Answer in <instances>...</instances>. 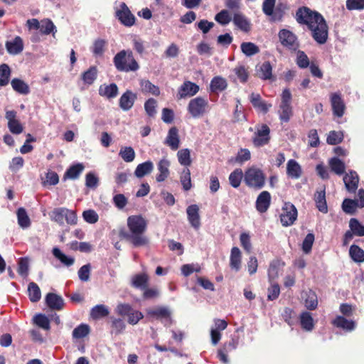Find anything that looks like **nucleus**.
Listing matches in <instances>:
<instances>
[{
  "label": "nucleus",
  "mask_w": 364,
  "mask_h": 364,
  "mask_svg": "<svg viewBox=\"0 0 364 364\" xmlns=\"http://www.w3.org/2000/svg\"><path fill=\"white\" fill-rule=\"evenodd\" d=\"M164 143L173 151H176L179 148L180 138L178 135V129L176 127H172L169 129Z\"/></svg>",
  "instance_id": "obj_23"
},
{
  "label": "nucleus",
  "mask_w": 364,
  "mask_h": 364,
  "mask_svg": "<svg viewBox=\"0 0 364 364\" xmlns=\"http://www.w3.org/2000/svg\"><path fill=\"white\" fill-rule=\"evenodd\" d=\"M240 48L246 56H252L259 53V48L252 42H243Z\"/></svg>",
  "instance_id": "obj_46"
},
{
  "label": "nucleus",
  "mask_w": 364,
  "mask_h": 364,
  "mask_svg": "<svg viewBox=\"0 0 364 364\" xmlns=\"http://www.w3.org/2000/svg\"><path fill=\"white\" fill-rule=\"evenodd\" d=\"M46 305L52 310L63 309L65 303L62 296L55 293H48L45 298Z\"/></svg>",
  "instance_id": "obj_21"
},
{
  "label": "nucleus",
  "mask_w": 364,
  "mask_h": 364,
  "mask_svg": "<svg viewBox=\"0 0 364 364\" xmlns=\"http://www.w3.org/2000/svg\"><path fill=\"white\" fill-rule=\"evenodd\" d=\"M199 86L191 81H185L178 89L177 94L178 99H183L186 97H191L199 91Z\"/></svg>",
  "instance_id": "obj_18"
},
{
  "label": "nucleus",
  "mask_w": 364,
  "mask_h": 364,
  "mask_svg": "<svg viewBox=\"0 0 364 364\" xmlns=\"http://www.w3.org/2000/svg\"><path fill=\"white\" fill-rule=\"evenodd\" d=\"M249 99L254 108L259 110L264 114H266L269 111V108L272 107V105L267 104L264 100H263L259 93L252 92Z\"/></svg>",
  "instance_id": "obj_22"
},
{
  "label": "nucleus",
  "mask_w": 364,
  "mask_h": 364,
  "mask_svg": "<svg viewBox=\"0 0 364 364\" xmlns=\"http://www.w3.org/2000/svg\"><path fill=\"white\" fill-rule=\"evenodd\" d=\"M28 296L32 302H37L41 299V289L36 283L31 282L28 284Z\"/></svg>",
  "instance_id": "obj_43"
},
{
  "label": "nucleus",
  "mask_w": 364,
  "mask_h": 364,
  "mask_svg": "<svg viewBox=\"0 0 364 364\" xmlns=\"http://www.w3.org/2000/svg\"><path fill=\"white\" fill-rule=\"evenodd\" d=\"M258 76L263 80H269L272 77V67L269 61L264 62L257 70Z\"/></svg>",
  "instance_id": "obj_44"
},
{
  "label": "nucleus",
  "mask_w": 364,
  "mask_h": 364,
  "mask_svg": "<svg viewBox=\"0 0 364 364\" xmlns=\"http://www.w3.org/2000/svg\"><path fill=\"white\" fill-rule=\"evenodd\" d=\"M333 325L337 328H342L346 331H351L355 327L353 320H333Z\"/></svg>",
  "instance_id": "obj_59"
},
{
  "label": "nucleus",
  "mask_w": 364,
  "mask_h": 364,
  "mask_svg": "<svg viewBox=\"0 0 364 364\" xmlns=\"http://www.w3.org/2000/svg\"><path fill=\"white\" fill-rule=\"evenodd\" d=\"M358 200L346 198L342 203L343 210L347 213L353 215L355 213L357 208L364 207V190L360 188L358 191Z\"/></svg>",
  "instance_id": "obj_12"
},
{
  "label": "nucleus",
  "mask_w": 364,
  "mask_h": 364,
  "mask_svg": "<svg viewBox=\"0 0 364 364\" xmlns=\"http://www.w3.org/2000/svg\"><path fill=\"white\" fill-rule=\"evenodd\" d=\"M280 214V221L283 226L287 227L294 224L297 218V210L290 202L284 203Z\"/></svg>",
  "instance_id": "obj_10"
},
{
  "label": "nucleus",
  "mask_w": 364,
  "mask_h": 364,
  "mask_svg": "<svg viewBox=\"0 0 364 364\" xmlns=\"http://www.w3.org/2000/svg\"><path fill=\"white\" fill-rule=\"evenodd\" d=\"M90 332V326L85 323H81L73 331V338L80 339L87 336Z\"/></svg>",
  "instance_id": "obj_52"
},
{
  "label": "nucleus",
  "mask_w": 364,
  "mask_h": 364,
  "mask_svg": "<svg viewBox=\"0 0 364 364\" xmlns=\"http://www.w3.org/2000/svg\"><path fill=\"white\" fill-rule=\"evenodd\" d=\"M136 99V93L130 90H127L119 100V106L123 111H129L134 106Z\"/></svg>",
  "instance_id": "obj_17"
},
{
  "label": "nucleus",
  "mask_w": 364,
  "mask_h": 364,
  "mask_svg": "<svg viewBox=\"0 0 364 364\" xmlns=\"http://www.w3.org/2000/svg\"><path fill=\"white\" fill-rule=\"evenodd\" d=\"M296 65L300 68H306L311 64L307 55L302 50H297Z\"/></svg>",
  "instance_id": "obj_63"
},
{
  "label": "nucleus",
  "mask_w": 364,
  "mask_h": 364,
  "mask_svg": "<svg viewBox=\"0 0 364 364\" xmlns=\"http://www.w3.org/2000/svg\"><path fill=\"white\" fill-rule=\"evenodd\" d=\"M116 16L126 26H132L135 23V17L124 2L120 4V9L117 10Z\"/></svg>",
  "instance_id": "obj_14"
},
{
  "label": "nucleus",
  "mask_w": 364,
  "mask_h": 364,
  "mask_svg": "<svg viewBox=\"0 0 364 364\" xmlns=\"http://www.w3.org/2000/svg\"><path fill=\"white\" fill-rule=\"evenodd\" d=\"M98 70L97 66H90L86 71L81 74V80L84 84L91 85L94 83L97 77Z\"/></svg>",
  "instance_id": "obj_33"
},
{
  "label": "nucleus",
  "mask_w": 364,
  "mask_h": 364,
  "mask_svg": "<svg viewBox=\"0 0 364 364\" xmlns=\"http://www.w3.org/2000/svg\"><path fill=\"white\" fill-rule=\"evenodd\" d=\"M242 253L237 247H233L231 249L230 256V267L235 272H238L241 268Z\"/></svg>",
  "instance_id": "obj_29"
},
{
  "label": "nucleus",
  "mask_w": 364,
  "mask_h": 364,
  "mask_svg": "<svg viewBox=\"0 0 364 364\" xmlns=\"http://www.w3.org/2000/svg\"><path fill=\"white\" fill-rule=\"evenodd\" d=\"M11 69L7 64L0 65V86H6L9 82Z\"/></svg>",
  "instance_id": "obj_55"
},
{
  "label": "nucleus",
  "mask_w": 364,
  "mask_h": 364,
  "mask_svg": "<svg viewBox=\"0 0 364 364\" xmlns=\"http://www.w3.org/2000/svg\"><path fill=\"white\" fill-rule=\"evenodd\" d=\"M287 176L292 179H298L302 175V168L294 159H290L287 164Z\"/></svg>",
  "instance_id": "obj_28"
},
{
  "label": "nucleus",
  "mask_w": 364,
  "mask_h": 364,
  "mask_svg": "<svg viewBox=\"0 0 364 364\" xmlns=\"http://www.w3.org/2000/svg\"><path fill=\"white\" fill-rule=\"evenodd\" d=\"M228 87L227 81L220 76L214 77L210 84V91L212 92H222Z\"/></svg>",
  "instance_id": "obj_36"
},
{
  "label": "nucleus",
  "mask_w": 364,
  "mask_h": 364,
  "mask_svg": "<svg viewBox=\"0 0 364 364\" xmlns=\"http://www.w3.org/2000/svg\"><path fill=\"white\" fill-rule=\"evenodd\" d=\"M343 182L347 191L350 193H355L358 189L359 177L356 171H350L343 176Z\"/></svg>",
  "instance_id": "obj_20"
},
{
  "label": "nucleus",
  "mask_w": 364,
  "mask_h": 364,
  "mask_svg": "<svg viewBox=\"0 0 364 364\" xmlns=\"http://www.w3.org/2000/svg\"><path fill=\"white\" fill-rule=\"evenodd\" d=\"M106 41L99 38L95 41L92 51L95 56H101L103 55L105 49Z\"/></svg>",
  "instance_id": "obj_60"
},
{
  "label": "nucleus",
  "mask_w": 364,
  "mask_h": 364,
  "mask_svg": "<svg viewBox=\"0 0 364 364\" xmlns=\"http://www.w3.org/2000/svg\"><path fill=\"white\" fill-rule=\"evenodd\" d=\"M146 313L149 316L156 318H170L171 316V311L166 306L150 308L147 309Z\"/></svg>",
  "instance_id": "obj_30"
},
{
  "label": "nucleus",
  "mask_w": 364,
  "mask_h": 364,
  "mask_svg": "<svg viewBox=\"0 0 364 364\" xmlns=\"http://www.w3.org/2000/svg\"><path fill=\"white\" fill-rule=\"evenodd\" d=\"M243 173L241 168H236L229 176L230 184L233 188H238L241 183Z\"/></svg>",
  "instance_id": "obj_49"
},
{
  "label": "nucleus",
  "mask_w": 364,
  "mask_h": 364,
  "mask_svg": "<svg viewBox=\"0 0 364 364\" xmlns=\"http://www.w3.org/2000/svg\"><path fill=\"white\" fill-rule=\"evenodd\" d=\"M11 84L13 89L21 94L27 95L30 92L28 85L20 79H13Z\"/></svg>",
  "instance_id": "obj_48"
},
{
  "label": "nucleus",
  "mask_w": 364,
  "mask_h": 364,
  "mask_svg": "<svg viewBox=\"0 0 364 364\" xmlns=\"http://www.w3.org/2000/svg\"><path fill=\"white\" fill-rule=\"evenodd\" d=\"M343 139L342 132L331 131L328 134L326 141L328 144L336 145L340 144Z\"/></svg>",
  "instance_id": "obj_58"
},
{
  "label": "nucleus",
  "mask_w": 364,
  "mask_h": 364,
  "mask_svg": "<svg viewBox=\"0 0 364 364\" xmlns=\"http://www.w3.org/2000/svg\"><path fill=\"white\" fill-rule=\"evenodd\" d=\"M350 230L354 235L363 237L364 236V225H363L358 219L351 218L349 221Z\"/></svg>",
  "instance_id": "obj_53"
},
{
  "label": "nucleus",
  "mask_w": 364,
  "mask_h": 364,
  "mask_svg": "<svg viewBox=\"0 0 364 364\" xmlns=\"http://www.w3.org/2000/svg\"><path fill=\"white\" fill-rule=\"evenodd\" d=\"M154 168V164L151 161H146L139 164L134 171V174L137 178H142L145 175L150 173Z\"/></svg>",
  "instance_id": "obj_38"
},
{
  "label": "nucleus",
  "mask_w": 364,
  "mask_h": 364,
  "mask_svg": "<svg viewBox=\"0 0 364 364\" xmlns=\"http://www.w3.org/2000/svg\"><path fill=\"white\" fill-rule=\"evenodd\" d=\"M17 112L15 110H6L5 118L8 121V128L14 134H19L23 132V127L16 119Z\"/></svg>",
  "instance_id": "obj_15"
},
{
  "label": "nucleus",
  "mask_w": 364,
  "mask_h": 364,
  "mask_svg": "<svg viewBox=\"0 0 364 364\" xmlns=\"http://www.w3.org/2000/svg\"><path fill=\"white\" fill-rule=\"evenodd\" d=\"M149 277L145 273H139L132 276L131 279L130 284L135 289H139L143 290L146 289L149 285Z\"/></svg>",
  "instance_id": "obj_25"
},
{
  "label": "nucleus",
  "mask_w": 364,
  "mask_h": 364,
  "mask_svg": "<svg viewBox=\"0 0 364 364\" xmlns=\"http://www.w3.org/2000/svg\"><path fill=\"white\" fill-rule=\"evenodd\" d=\"M119 155L127 163L133 161L135 159V151L132 146H123L121 148Z\"/></svg>",
  "instance_id": "obj_51"
},
{
  "label": "nucleus",
  "mask_w": 364,
  "mask_h": 364,
  "mask_svg": "<svg viewBox=\"0 0 364 364\" xmlns=\"http://www.w3.org/2000/svg\"><path fill=\"white\" fill-rule=\"evenodd\" d=\"M208 100L203 97L191 99L187 106L188 112L193 118H200L208 111Z\"/></svg>",
  "instance_id": "obj_5"
},
{
  "label": "nucleus",
  "mask_w": 364,
  "mask_h": 364,
  "mask_svg": "<svg viewBox=\"0 0 364 364\" xmlns=\"http://www.w3.org/2000/svg\"><path fill=\"white\" fill-rule=\"evenodd\" d=\"M245 182L249 187L261 189L265 184V176L259 168H250L245 171Z\"/></svg>",
  "instance_id": "obj_7"
},
{
  "label": "nucleus",
  "mask_w": 364,
  "mask_h": 364,
  "mask_svg": "<svg viewBox=\"0 0 364 364\" xmlns=\"http://www.w3.org/2000/svg\"><path fill=\"white\" fill-rule=\"evenodd\" d=\"M252 141L255 147H261L268 144L270 141L269 127L265 124L257 127L252 138Z\"/></svg>",
  "instance_id": "obj_11"
},
{
  "label": "nucleus",
  "mask_w": 364,
  "mask_h": 364,
  "mask_svg": "<svg viewBox=\"0 0 364 364\" xmlns=\"http://www.w3.org/2000/svg\"><path fill=\"white\" fill-rule=\"evenodd\" d=\"M40 31L42 34L48 35L50 33L56 32L55 26L53 21L48 18L41 21L40 24Z\"/></svg>",
  "instance_id": "obj_57"
},
{
  "label": "nucleus",
  "mask_w": 364,
  "mask_h": 364,
  "mask_svg": "<svg viewBox=\"0 0 364 364\" xmlns=\"http://www.w3.org/2000/svg\"><path fill=\"white\" fill-rule=\"evenodd\" d=\"M287 9L288 6L286 4L279 3L274 8V14L271 16L272 20L274 21H282Z\"/></svg>",
  "instance_id": "obj_56"
},
{
  "label": "nucleus",
  "mask_w": 364,
  "mask_h": 364,
  "mask_svg": "<svg viewBox=\"0 0 364 364\" xmlns=\"http://www.w3.org/2000/svg\"><path fill=\"white\" fill-rule=\"evenodd\" d=\"M113 63L119 72H136L139 65L134 57L131 50H122L113 58Z\"/></svg>",
  "instance_id": "obj_2"
},
{
  "label": "nucleus",
  "mask_w": 364,
  "mask_h": 364,
  "mask_svg": "<svg viewBox=\"0 0 364 364\" xmlns=\"http://www.w3.org/2000/svg\"><path fill=\"white\" fill-rule=\"evenodd\" d=\"M215 20L221 25L228 24L232 18L228 10L223 9L215 15Z\"/></svg>",
  "instance_id": "obj_64"
},
{
  "label": "nucleus",
  "mask_w": 364,
  "mask_h": 364,
  "mask_svg": "<svg viewBox=\"0 0 364 364\" xmlns=\"http://www.w3.org/2000/svg\"><path fill=\"white\" fill-rule=\"evenodd\" d=\"M186 213L191 226L198 230L200 226L198 206L196 204L189 205L186 209Z\"/></svg>",
  "instance_id": "obj_24"
},
{
  "label": "nucleus",
  "mask_w": 364,
  "mask_h": 364,
  "mask_svg": "<svg viewBox=\"0 0 364 364\" xmlns=\"http://www.w3.org/2000/svg\"><path fill=\"white\" fill-rule=\"evenodd\" d=\"M322 17L320 13L306 6L299 8L295 15L296 21L299 24L307 26L308 28H311L312 25L316 23Z\"/></svg>",
  "instance_id": "obj_4"
},
{
  "label": "nucleus",
  "mask_w": 364,
  "mask_h": 364,
  "mask_svg": "<svg viewBox=\"0 0 364 364\" xmlns=\"http://www.w3.org/2000/svg\"><path fill=\"white\" fill-rule=\"evenodd\" d=\"M139 85L144 93H150L154 96H159L160 95L159 87L154 85L149 80H141Z\"/></svg>",
  "instance_id": "obj_37"
},
{
  "label": "nucleus",
  "mask_w": 364,
  "mask_h": 364,
  "mask_svg": "<svg viewBox=\"0 0 364 364\" xmlns=\"http://www.w3.org/2000/svg\"><path fill=\"white\" fill-rule=\"evenodd\" d=\"M17 218L18 223L21 228H26L30 226V218L28 216V214L23 208H19L17 210Z\"/></svg>",
  "instance_id": "obj_54"
},
{
  "label": "nucleus",
  "mask_w": 364,
  "mask_h": 364,
  "mask_svg": "<svg viewBox=\"0 0 364 364\" xmlns=\"http://www.w3.org/2000/svg\"><path fill=\"white\" fill-rule=\"evenodd\" d=\"M309 29L311 32L312 38L318 44L326 43L328 36V27L323 16Z\"/></svg>",
  "instance_id": "obj_8"
},
{
  "label": "nucleus",
  "mask_w": 364,
  "mask_h": 364,
  "mask_svg": "<svg viewBox=\"0 0 364 364\" xmlns=\"http://www.w3.org/2000/svg\"><path fill=\"white\" fill-rule=\"evenodd\" d=\"M271 204V195L267 191H262L257 198L255 207L260 213L267 211Z\"/></svg>",
  "instance_id": "obj_19"
},
{
  "label": "nucleus",
  "mask_w": 364,
  "mask_h": 364,
  "mask_svg": "<svg viewBox=\"0 0 364 364\" xmlns=\"http://www.w3.org/2000/svg\"><path fill=\"white\" fill-rule=\"evenodd\" d=\"M349 255L353 261L357 263L364 262V250L357 245H352L349 249Z\"/></svg>",
  "instance_id": "obj_40"
},
{
  "label": "nucleus",
  "mask_w": 364,
  "mask_h": 364,
  "mask_svg": "<svg viewBox=\"0 0 364 364\" xmlns=\"http://www.w3.org/2000/svg\"><path fill=\"white\" fill-rule=\"evenodd\" d=\"M314 199L318 210L323 213H327L328 206L326 199L325 187L316 191Z\"/></svg>",
  "instance_id": "obj_27"
},
{
  "label": "nucleus",
  "mask_w": 364,
  "mask_h": 364,
  "mask_svg": "<svg viewBox=\"0 0 364 364\" xmlns=\"http://www.w3.org/2000/svg\"><path fill=\"white\" fill-rule=\"evenodd\" d=\"M52 253L53 256L65 266H72L75 262L74 257L65 255L58 247H53L52 250Z\"/></svg>",
  "instance_id": "obj_39"
},
{
  "label": "nucleus",
  "mask_w": 364,
  "mask_h": 364,
  "mask_svg": "<svg viewBox=\"0 0 364 364\" xmlns=\"http://www.w3.org/2000/svg\"><path fill=\"white\" fill-rule=\"evenodd\" d=\"M157 102L154 98L148 99L144 103V109L146 114L150 117H154L156 114Z\"/></svg>",
  "instance_id": "obj_61"
},
{
  "label": "nucleus",
  "mask_w": 364,
  "mask_h": 364,
  "mask_svg": "<svg viewBox=\"0 0 364 364\" xmlns=\"http://www.w3.org/2000/svg\"><path fill=\"white\" fill-rule=\"evenodd\" d=\"M180 181L182 185L183 189L185 191L191 190L192 188L191 171L188 168H185L180 176Z\"/></svg>",
  "instance_id": "obj_45"
},
{
  "label": "nucleus",
  "mask_w": 364,
  "mask_h": 364,
  "mask_svg": "<svg viewBox=\"0 0 364 364\" xmlns=\"http://www.w3.org/2000/svg\"><path fill=\"white\" fill-rule=\"evenodd\" d=\"M115 313L122 317H128V318H144L143 314L135 310L132 305L127 303H119L117 305Z\"/></svg>",
  "instance_id": "obj_13"
},
{
  "label": "nucleus",
  "mask_w": 364,
  "mask_h": 364,
  "mask_svg": "<svg viewBox=\"0 0 364 364\" xmlns=\"http://www.w3.org/2000/svg\"><path fill=\"white\" fill-rule=\"evenodd\" d=\"M305 306L309 310L315 309L318 306L317 296L311 290L306 292L304 298Z\"/></svg>",
  "instance_id": "obj_47"
},
{
  "label": "nucleus",
  "mask_w": 364,
  "mask_h": 364,
  "mask_svg": "<svg viewBox=\"0 0 364 364\" xmlns=\"http://www.w3.org/2000/svg\"><path fill=\"white\" fill-rule=\"evenodd\" d=\"M331 104L334 116L341 117L344 114L346 105L339 92H334L331 95Z\"/></svg>",
  "instance_id": "obj_16"
},
{
  "label": "nucleus",
  "mask_w": 364,
  "mask_h": 364,
  "mask_svg": "<svg viewBox=\"0 0 364 364\" xmlns=\"http://www.w3.org/2000/svg\"><path fill=\"white\" fill-rule=\"evenodd\" d=\"M278 37L282 46L291 52H296L299 49L300 45L298 38L291 31L286 28L281 29Z\"/></svg>",
  "instance_id": "obj_9"
},
{
  "label": "nucleus",
  "mask_w": 364,
  "mask_h": 364,
  "mask_svg": "<svg viewBox=\"0 0 364 364\" xmlns=\"http://www.w3.org/2000/svg\"><path fill=\"white\" fill-rule=\"evenodd\" d=\"M119 92L118 87L115 83H111L108 85H101L99 89V94L108 99L114 98Z\"/></svg>",
  "instance_id": "obj_35"
},
{
  "label": "nucleus",
  "mask_w": 364,
  "mask_h": 364,
  "mask_svg": "<svg viewBox=\"0 0 364 364\" xmlns=\"http://www.w3.org/2000/svg\"><path fill=\"white\" fill-rule=\"evenodd\" d=\"M178 160L181 165L188 166L191 164V151L188 149H182L177 153Z\"/></svg>",
  "instance_id": "obj_50"
},
{
  "label": "nucleus",
  "mask_w": 364,
  "mask_h": 364,
  "mask_svg": "<svg viewBox=\"0 0 364 364\" xmlns=\"http://www.w3.org/2000/svg\"><path fill=\"white\" fill-rule=\"evenodd\" d=\"M6 48L9 53L17 55L23 49V43L21 37L16 36L14 40L6 41Z\"/></svg>",
  "instance_id": "obj_31"
},
{
  "label": "nucleus",
  "mask_w": 364,
  "mask_h": 364,
  "mask_svg": "<svg viewBox=\"0 0 364 364\" xmlns=\"http://www.w3.org/2000/svg\"><path fill=\"white\" fill-rule=\"evenodd\" d=\"M329 166L332 171L337 175H343L346 171V166L343 161L337 157H333L329 161Z\"/></svg>",
  "instance_id": "obj_42"
},
{
  "label": "nucleus",
  "mask_w": 364,
  "mask_h": 364,
  "mask_svg": "<svg viewBox=\"0 0 364 364\" xmlns=\"http://www.w3.org/2000/svg\"><path fill=\"white\" fill-rule=\"evenodd\" d=\"M109 311L104 304H98L92 308L90 311L91 318H100L108 316Z\"/></svg>",
  "instance_id": "obj_41"
},
{
  "label": "nucleus",
  "mask_w": 364,
  "mask_h": 364,
  "mask_svg": "<svg viewBox=\"0 0 364 364\" xmlns=\"http://www.w3.org/2000/svg\"><path fill=\"white\" fill-rule=\"evenodd\" d=\"M147 225V220L142 215H130L127 218L129 230L127 231L124 228L121 229L119 236L135 247L146 246L149 243V238L144 235Z\"/></svg>",
  "instance_id": "obj_1"
},
{
  "label": "nucleus",
  "mask_w": 364,
  "mask_h": 364,
  "mask_svg": "<svg viewBox=\"0 0 364 364\" xmlns=\"http://www.w3.org/2000/svg\"><path fill=\"white\" fill-rule=\"evenodd\" d=\"M291 94L289 89H284L282 93L281 103L279 105V115L282 122H289L293 115V109L291 105Z\"/></svg>",
  "instance_id": "obj_6"
},
{
  "label": "nucleus",
  "mask_w": 364,
  "mask_h": 364,
  "mask_svg": "<svg viewBox=\"0 0 364 364\" xmlns=\"http://www.w3.org/2000/svg\"><path fill=\"white\" fill-rule=\"evenodd\" d=\"M50 215V219L60 226H63L65 222L70 225H75L77 223L76 212L67 208H54Z\"/></svg>",
  "instance_id": "obj_3"
},
{
  "label": "nucleus",
  "mask_w": 364,
  "mask_h": 364,
  "mask_svg": "<svg viewBox=\"0 0 364 364\" xmlns=\"http://www.w3.org/2000/svg\"><path fill=\"white\" fill-rule=\"evenodd\" d=\"M170 164V161L166 158H163L159 161L157 168L159 173L156 177L157 182H163L168 177Z\"/></svg>",
  "instance_id": "obj_26"
},
{
  "label": "nucleus",
  "mask_w": 364,
  "mask_h": 364,
  "mask_svg": "<svg viewBox=\"0 0 364 364\" xmlns=\"http://www.w3.org/2000/svg\"><path fill=\"white\" fill-rule=\"evenodd\" d=\"M84 168L83 164L80 163L70 166L63 175V180L77 179L84 170Z\"/></svg>",
  "instance_id": "obj_34"
},
{
  "label": "nucleus",
  "mask_w": 364,
  "mask_h": 364,
  "mask_svg": "<svg viewBox=\"0 0 364 364\" xmlns=\"http://www.w3.org/2000/svg\"><path fill=\"white\" fill-rule=\"evenodd\" d=\"M28 259L26 257L20 258L18 262V269L17 272L19 275L21 277H26L28 274Z\"/></svg>",
  "instance_id": "obj_62"
},
{
  "label": "nucleus",
  "mask_w": 364,
  "mask_h": 364,
  "mask_svg": "<svg viewBox=\"0 0 364 364\" xmlns=\"http://www.w3.org/2000/svg\"><path fill=\"white\" fill-rule=\"evenodd\" d=\"M232 21L238 28L244 32L247 33L251 29V24L250 21L240 13H236L234 14Z\"/></svg>",
  "instance_id": "obj_32"
}]
</instances>
